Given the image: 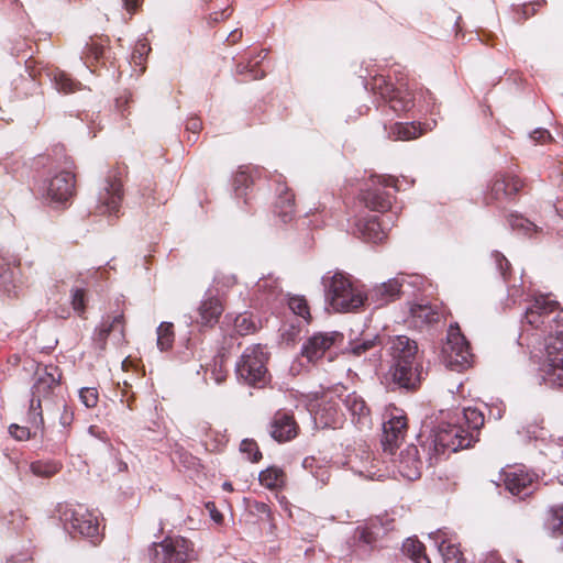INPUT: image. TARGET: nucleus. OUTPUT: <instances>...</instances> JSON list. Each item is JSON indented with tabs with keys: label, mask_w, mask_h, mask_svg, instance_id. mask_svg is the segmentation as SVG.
I'll use <instances>...</instances> for the list:
<instances>
[{
	"label": "nucleus",
	"mask_w": 563,
	"mask_h": 563,
	"mask_svg": "<svg viewBox=\"0 0 563 563\" xmlns=\"http://www.w3.org/2000/svg\"><path fill=\"white\" fill-rule=\"evenodd\" d=\"M484 422L481 410L465 408L461 417L455 415L449 421H441L434 427L421 446L430 461H437L441 455L467 449L477 442Z\"/></svg>",
	"instance_id": "1"
},
{
	"label": "nucleus",
	"mask_w": 563,
	"mask_h": 563,
	"mask_svg": "<svg viewBox=\"0 0 563 563\" xmlns=\"http://www.w3.org/2000/svg\"><path fill=\"white\" fill-rule=\"evenodd\" d=\"M371 89L397 114L407 113L412 109H417L419 113H433L437 109L433 95L405 76H396L395 84L391 82L390 76H375Z\"/></svg>",
	"instance_id": "2"
},
{
	"label": "nucleus",
	"mask_w": 563,
	"mask_h": 563,
	"mask_svg": "<svg viewBox=\"0 0 563 563\" xmlns=\"http://www.w3.org/2000/svg\"><path fill=\"white\" fill-rule=\"evenodd\" d=\"M323 285L331 307L338 312L355 311L367 299L364 290L353 283L351 276L341 272L324 277Z\"/></svg>",
	"instance_id": "3"
},
{
	"label": "nucleus",
	"mask_w": 563,
	"mask_h": 563,
	"mask_svg": "<svg viewBox=\"0 0 563 563\" xmlns=\"http://www.w3.org/2000/svg\"><path fill=\"white\" fill-rule=\"evenodd\" d=\"M56 511L65 529L74 538L89 539L93 544L100 541L98 517L84 505L59 504Z\"/></svg>",
	"instance_id": "4"
},
{
	"label": "nucleus",
	"mask_w": 563,
	"mask_h": 563,
	"mask_svg": "<svg viewBox=\"0 0 563 563\" xmlns=\"http://www.w3.org/2000/svg\"><path fill=\"white\" fill-rule=\"evenodd\" d=\"M60 379L62 373L55 365L38 366L34 374L30 412L38 418L37 426L41 428L42 437L45 434L42 400L47 399L54 393V389L59 386Z\"/></svg>",
	"instance_id": "5"
},
{
	"label": "nucleus",
	"mask_w": 563,
	"mask_h": 563,
	"mask_svg": "<svg viewBox=\"0 0 563 563\" xmlns=\"http://www.w3.org/2000/svg\"><path fill=\"white\" fill-rule=\"evenodd\" d=\"M268 358L269 354L262 344L246 347L235 365L238 378L252 386L264 385L268 375Z\"/></svg>",
	"instance_id": "6"
},
{
	"label": "nucleus",
	"mask_w": 563,
	"mask_h": 563,
	"mask_svg": "<svg viewBox=\"0 0 563 563\" xmlns=\"http://www.w3.org/2000/svg\"><path fill=\"white\" fill-rule=\"evenodd\" d=\"M153 563H188L198 559L194 543L180 536L166 537L150 548Z\"/></svg>",
	"instance_id": "7"
},
{
	"label": "nucleus",
	"mask_w": 563,
	"mask_h": 563,
	"mask_svg": "<svg viewBox=\"0 0 563 563\" xmlns=\"http://www.w3.org/2000/svg\"><path fill=\"white\" fill-rule=\"evenodd\" d=\"M525 186V181L515 174L508 172L496 173L485 195V205L499 207L515 202Z\"/></svg>",
	"instance_id": "8"
},
{
	"label": "nucleus",
	"mask_w": 563,
	"mask_h": 563,
	"mask_svg": "<svg viewBox=\"0 0 563 563\" xmlns=\"http://www.w3.org/2000/svg\"><path fill=\"white\" fill-rule=\"evenodd\" d=\"M398 180L393 176L374 175L371 176L362 190L361 200L364 205L378 212H386L391 207V195L386 188H397Z\"/></svg>",
	"instance_id": "9"
},
{
	"label": "nucleus",
	"mask_w": 563,
	"mask_h": 563,
	"mask_svg": "<svg viewBox=\"0 0 563 563\" xmlns=\"http://www.w3.org/2000/svg\"><path fill=\"white\" fill-rule=\"evenodd\" d=\"M124 174L125 166H115L109 172L106 185L100 190L98 197V210L100 213L118 217L124 197L122 183Z\"/></svg>",
	"instance_id": "10"
},
{
	"label": "nucleus",
	"mask_w": 563,
	"mask_h": 563,
	"mask_svg": "<svg viewBox=\"0 0 563 563\" xmlns=\"http://www.w3.org/2000/svg\"><path fill=\"white\" fill-rule=\"evenodd\" d=\"M443 354L448 366L453 371L467 368L473 360L470 342L461 332L457 323L451 324L448 330L446 342L443 346Z\"/></svg>",
	"instance_id": "11"
},
{
	"label": "nucleus",
	"mask_w": 563,
	"mask_h": 563,
	"mask_svg": "<svg viewBox=\"0 0 563 563\" xmlns=\"http://www.w3.org/2000/svg\"><path fill=\"white\" fill-rule=\"evenodd\" d=\"M74 161L65 156L63 168L48 181L46 188L47 198L55 203H65L76 194V175Z\"/></svg>",
	"instance_id": "12"
},
{
	"label": "nucleus",
	"mask_w": 563,
	"mask_h": 563,
	"mask_svg": "<svg viewBox=\"0 0 563 563\" xmlns=\"http://www.w3.org/2000/svg\"><path fill=\"white\" fill-rule=\"evenodd\" d=\"M543 371L548 382L563 387V331L561 330H556L555 335H549L545 340Z\"/></svg>",
	"instance_id": "13"
},
{
	"label": "nucleus",
	"mask_w": 563,
	"mask_h": 563,
	"mask_svg": "<svg viewBox=\"0 0 563 563\" xmlns=\"http://www.w3.org/2000/svg\"><path fill=\"white\" fill-rule=\"evenodd\" d=\"M408 431V419L406 413L396 407L386 413L383 423L382 445L385 452L394 454L404 442Z\"/></svg>",
	"instance_id": "14"
},
{
	"label": "nucleus",
	"mask_w": 563,
	"mask_h": 563,
	"mask_svg": "<svg viewBox=\"0 0 563 563\" xmlns=\"http://www.w3.org/2000/svg\"><path fill=\"white\" fill-rule=\"evenodd\" d=\"M558 308V301L549 295L536 296L526 310L525 319L534 329L551 332V318Z\"/></svg>",
	"instance_id": "15"
},
{
	"label": "nucleus",
	"mask_w": 563,
	"mask_h": 563,
	"mask_svg": "<svg viewBox=\"0 0 563 563\" xmlns=\"http://www.w3.org/2000/svg\"><path fill=\"white\" fill-rule=\"evenodd\" d=\"M505 488L520 499L533 494L537 487L536 475L522 467H509L501 473Z\"/></svg>",
	"instance_id": "16"
},
{
	"label": "nucleus",
	"mask_w": 563,
	"mask_h": 563,
	"mask_svg": "<svg viewBox=\"0 0 563 563\" xmlns=\"http://www.w3.org/2000/svg\"><path fill=\"white\" fill-rule=\"evenodd\" d=\"M343 341V334L338 331L318 332L310 336L302 345L301 354L309 362L320 360L333 345Z\"/></svg>",
	"instance_id": "17"
},
{
	"label": "nucleus",
	"mask_w": 563,
	"mask_h": 563,
	"mask_svg": "<svg viewBox=\"0 0 563 563\" xmlns=\"http://www.w3.org/2000/svg\"><path fill=\"white\" fill-rule=\"evenodd\" d=\"M421 371L422 365L419 360L398 361L394 363L390 369L393 382L398 385L399 388H404L408 391H415L419 388L421 383Z\"/></svg>",
	"instance_id": "18"
},
{
	"label": "nucleus",
	"mask_w": 563,
	"mask_h": 563,
	"mask_svg": "<svg viewBox=\"0 0 563 563\" xmlns=\"http://www.w3.org/2000/svg\"><path fill=\"white\" fill-rule=\"evenodd\" d=\"M298 431L299 426L292 413L284 410L275 412L269 423V434L275 441L279 443L290 441L297 437Z\"/></svg>",
	"instance_id": "19"
},
{
	"label": "nucleus",
	"mask_w": 563,
	"mask_h": 563,
	"mask_svg": "<svg viewBox=\"0 0 563 563\" xmlns=\"http://www.w3.org/2000/svg\"><path fill=\"white\" fill-rule=\"evenodd\" d=\"M266 56V49H261L256 55L245 54L241 56L235 66L236 75L243 76L245 81L264 78L266 69L263 62Z\"/></svg>",
	"instance_id": "20"
},
{
	"label": "nucleus",
	"mask_w": 563,
	"mask_h": 563,
	"mask_svg": "<svg viewBox=\"0 0 563 563\" xmlns=\"http://www.w3.org/2000/svg\"><path fill=\"white\" fill-rule=\"evenodd\" d=\"M118 336V342L124 340L125 336V320L124 314L120 313L114 317H107L102 320L100 325L95 332L93 341L100 350L106 349L107 339L111 335Z\"/></svg>",
	"instance_id": "21"
},
{
	"label": "nucleus",
	"mask_w": 563,
	"mask_h": 563,
	"mask_svg": "<svg viewBox=\"0 0 563 563\" xmlns=\"http://www.w3.org/2000/svg\"><path fill=\"white\" fill-rule=\"evenodd\" d=\"M224 311L223 302L217 296H209L205 298L199 307L198 314L199 319L197 322L201 327L213 328Z\"/></svg>",
	"instance_id": "22"
},
{
	"label": "nucleus",
	"mask_w": 563,
	"mask_h": 563,
	"mask_svg": "<svg viewBox=\"0 0 563 563\" xmlns=\"http://www.w3.org/2000/svg\"><path fill=\"white\" fill-rule=\"evenodd\" d=\"M389 350L394 363H398V361L413 362L419 360L418 345L416 341L410 340L406 335H398L393 338L390 340Z\"/></svg>",
	"instance_id": "23"
},
{
	"label": "nucleus",
	"mask_w": 563,
	"mask_h": 563,
	"mask_svg": "<svg viewBox=\"0 0 563 563\" xmlns=\"http://www.w3.org/2000/svg\"><path fill=\"white\" fill-rule=\"evenodd\" d=\"M433 539L438 544L444 563H466L460 545L449 538L446 532L438 530L433 534Z\"/></svg>",
	"instance_id": "24"
},
{
	"label": "nucleus",
	"mask_w": 563,
	"mask_h": 563,
	"mask_svg": "<svg viewBox=\"0 0 563 563\" xmlns=\"http://www.w3.org/2000/svg\"><path fill=\"white\" fill-rule=\"evenodd\" d=\"M402 283L398 278H391L375 287L369 296L378 306L395 301L400 297Z\"/></svg>",
	"instance_id": "25"
},
{
	"label": "nucleus",
	"mask_w": 563,
	"mask_h": 563,
	"mask_svg": "<svg viewBox=\"0 0 563 563\" xmlns=\"http://www.w3.org/2000/svg\"><path fill=\"white\" fill-rule=\"evenodd\" d=\"M358 230L369 242L378 243L387 238V231L378 216H369L358 222Z\"/></svg>",
	"instance_id": "26"
},
{
	"label": "nucleus",
	"mask_w": 563,
	"mask_h": 563,
	"mask_svg": "<svg viewBox=\"0 0 563 563\" xmlns=\"http://www.w3.org/2000/svg\"><path fill=\"white\" fill-rule=\"evenodd\" d=\"M410 314L419 327L435 324L443 317L442 310L435 305H415L410 309Z\"/></svg>",
	"instance_id": "27"
},
{
	"label": "nucleus",
	"mask_w": 563,
	"mask_h": 563,
	"mask_svg": "<svg viewBox=\"0 0 563 563\" xmlns=\"http://www.w3.org/2000/svg\"><path fill=\"white\" fill-rule=\"evenodd\" d=\"M427 130V124L420 122H398L390 128L389 137L395 141H410L423 135Z\"/></svg>",
	"instance_id": "28"
},
{
	"label": "nucleus",
	"mask_w": 563,
	"mask_h": 563,
	"mask_svg": "<svg viewBox=\"0 0 563 563\" xmlns=\"http://www.w3.org/2000/svg\"><path fill=\"white\" fill-rule=\"evenodd\" d=\"M421 461L418 457V449L409 446L406 453L400 454L399 472L408 479H417L420 477Z\"/></svg>",
	"instance_id": "29"
},
{
	"label": "nucleus",
	"mask_w": 563,
	"mask_h": 563,
	"mask_svg": "<svg viewBox=\"0 0 563 563\" xmlns=\"http://www.w3.org/2000/svg\"><path fill=\"white\" fill-rule=\"evenodd\" d=\"M258 481L269 490H280L287 484V474L282 467L272 465L260 472Z\"/></svg>",
	"instance_id": "30"
},
{
	"label": "nucleus",
	"mask_w": 563,
	"mask_h": 563,
	"mask_svg": "<svg viewBox=\"0 0 563 563\" xmlns=\"http://www.w3.org/2000/svg\"><path fill=\"white\" fill-rule=\"evenodd\" d=\"M109 48V40L107 37H91L86 44L82 58L88 67L98 64Z\"/></svg>",
	"instance_id": "31"
},
{
	"label": "nucleus",
	"mask_w": 563,
	"mask_h": 563,
	"mask_svg": "<svg viewBox=\"0 0 563 563\" xmlns=\"http://www.w3.org/2000/svg\"><path fill=\"white\" fill-rule=\"evenodd\" d=\"M507 221L512 230L529 238L541 235L544 231L542 227L537 225L521 214L511 213L508 216Z\"/></svg>",
	"instance_id": "32"
},
{
	"label": "nucleus",
	"mask_w": 563,
	"mask_h": 563,
	"mask_svg": "<svg viewBox=\"0 0 563 563\" xmlns=\"http://www.w3.org/2000/svg\"><path fill=\"white\" fill-rule=\"evenodd\" d=\"M276 212L283 222H288L295 213V195L288 188L280 190L276 201Z\"/></svg>",
	"instance_id": "33"
},
{
	"label": "nucleus",
	"mask_w": 563,
	"mask_h": 563,
	"mask_svg": "<svg viewBox=\"0 0 563 563\" xmlns=\"http://www.w3.org/2000/svg\"><path fill=\"white\" fill-rule=\"evenodd\" d=\"M343 404L346 410L353 416L357 418V421L361 422L369 417V408L366 405L363 397H361L355 391L350 393L343 399Z\"/></svg>",
	"instance_id": "34"
},
{
	"label": "nucleus",
	"mask_w": 563,
	"mask_h": 563,
	"mask_svg": "<svg viewBox=\"0 0 563 563\" xmlns=\"http://www.w3.org/2000/svg\"><path fill=\"white\" fill-rule=\"evenodd\" d=\"M544 529L551 537L563 534V506H552L548 509L544 519Z\"/></svg>",
	"instance_id": "35"
},
{
	"label": "nucleus",
	"mask_w": 563,
	"mask_h": 563,
	"mask_svg": "<svg viewBox=\"0 0 563 563\" xmlns=\"http://www.w3.org/2000/svg\"><path fill=\"white\" fill-rule=\"evenodd\" d=\"M52 80L57 91L65 95L74 93L81 88V84L73 79L67 73L56 69L52 73Z\"/></svg>",
	"instance_id": "36"
},
{
	"label": "nucleus",
	"mask_w": 563,
	"mask_h": 563,
	"mask_svg": "<svg viewBox=\"0 0 563 563\" xmlns=\"http://www.w3.org/2000/svg\"><path fill=\"white\" fill-rule=\"evenodd\" d=\"M402 551L415 563H431L426 553V547L417 539H407L402 545Z\"/></svg>",
	"instance_id": "37"
},
{
	"label": "nucleus",
	"mask_w": 563,
	"mask_h": 563,
	"mask_svg": "<svg viewBox=\"0 0 563 563\" xmlns=\"http://www.w3.org/2000/svg\"><path fill=\"white\" fill-rule=\"evenodd\" d=\"M233 327L234 331L241 336L254 334L258 330V325L252 314L246 312L234 318Z\"/></svg>",
	"instance_id": "38"
},
{
	"label": "nucleus",
	"mask_w": 563,
	"mask_h": 563,
	"mask_svg": "<svg viewBox=\"0 0 563 563\" xmlns=\"http://www.w3.org/2000/svg\"><path fill=\"white\" fill-rule=\"evenodd\" d=\"M175 340L174 324L162 322L157 328V346L161 351H168L173 347Z\"/></svg>",
	"instance_id": "39"
},
{
	"label": "nucleus",
	"mask_w": 563,
	"mask_h": 563,
	"mask_svg": "<svg viewBox=\"0 0 563 563\" xmlns=\"http://www.w3.org/2000/svg\"><path fill=\"white\" fill-rule=\"evenodd\" d=\"M32 473L40 477H52L62 470V463L55 461H35L30 465Z\"/></svg>",
	"instance_id": "40"
},
{
	"label": "nucleus",
	"mask_w": 563,
	"mask_h": 563,
	"mask_svg": "<svg viewBox=\"0 0 563 563\" xmlns=\"http://www.w3.org/2000/svg\"><path fill=\"white\" fill-rule=\"evenodd\" d=\"M288 306L290 310L305 319L306 321H309L311 319L310 314V308L308 306V302L303 296H292L289 298Z\"/></svg>",
	"instance_id": "41"
},
{
	"label": "nucleus",
	"mask_w": 563,
	"mask_h": 563,
	"mask_svg": "<svg viewBox=\"0 0 563 563\" xmlns=\"http://www.w3.org/2000/svg\"><path fill=\"white\" fill-rule=\"evenodd\" d=\"M71 307L78 313L79 317H82L86 312L87 307V290L85 288L75 287L71 289Z\"/></svg>",
	"instance_id": "42"
},
{
	"label": "nucleus",
	"mask_w": 563,
	"mask_h": 563,
	"mask_svg": "<svg viewBox=\"0 0 563 563\" xmlns=\"http://www.w3.org/2000/svg\"><path fill=\"white\" fill-rule=\"evenodd\" d=\"M240 451L246 454L252 463H257L263 457L258 444L253 439H244L240 444Z\"/></svg>",
	"instance_id": "43"
},
{
	"label": "nucleus",
	"mask_w": 563,
	"mask_h": 563,
	"mask_svg": "<svg viewBox=\"0 0 563 563\" xmlns=\"http://www.w3.org/2000/svg\"><path fill=\"white\" fill-rule=\"evenodd\" d=\"M379 344H380V341H379L378 335H375L371 339H362L352 344L351 352L355 356H361L362 354L366 353L367 351L375 349Z\"/></svg>",
	"instance_id": "44"
},
{
	"label": "nucleus",
	"mask_w": 563,
	"mask_h": 563,
	"mask_svg": "<svg viewBox=\"0 0 563 563\" xmlns=\"http://www.w3.org/2000/svg\"><path fill=\"white\" fill-rule=\"evenodd\" d=\"M208 10L213 11V14L220 15L222 20H227L232 14V8L229 0H208Z\"/></svg>",
	"instance_id": "45"
},
{
	"label": "nucleus",
	"mask_w": 563,
	"mask_h": 563,
	"mask_svg": "<svg viewBox=\"0 0 563 563\" xmlns=\"http://www.w3.org/2000/svg\"><path fill=\"white\" fill-rule=\"evenodd\" d=\"M213 282L217 285L218 290H228L238 284V279L233 274L223 272H219Z\"/></svg>",
	"instance_id": "46"
},
{
	"label": "nucleus",
	"mask_w": 563,
	"mask_h": 563,
	"mask_svg": "<svg viewBox=\"0 0 563 563\" xmlns=\"http://www.w3.org/2000/svg\"><path fill=\"white\" fill-rule=\"evenodd\" d=\"M79 397L87 408H95L99 400L98 390L91 387L81 388Z\"/></svg>",
	"instance_id": "47"
},
{
	"label": "nucleus",
	"mask_w": 563,
	"mask_h": 563,
	"mask_svg": "<svg viewBox=\"0 0 563 563\" xmlns=\"http://www.w3.org/2000/svg\"><path fill=\"white\" fill-rule=\"evenodd\" d=\"M120 390V399L125 402L126 407L131 410L135 408V396L132 390V386L128 382H123L122 385H118Z\"/></svg>",
	"instance_id": "48"
},
{
	"label": "nucleus",
	"mask_w": 563,
	"mask_h": 563,
	"mask_svg": "<svg viewBox=\"0 0 563 563\" xmlns=\"http://www.w3.org/2000/svg\"><path fill=\"white\" fill-rule=\"evenodd\" d=\"M151 51V47L145 42H137L133 53H132V60L137 66H143V63L145 60V55L148 54Z\"/></svg>",
	"instance_id": "49"
},
{
	"label": "nucleus",
	"mask_w": 563,
	"mask_h": 563,
	"mask_svg": "<svg viewBox=\"0 0 563 563\" xmlns=\"http://www.w3.org/2000/svg\"><path fill=\"white\" fill-rule=\"evenodd\" d=\"M9 433L18 441H26L30 440L32 437L31 431L27 427H22L15 423L9 427Z\"/></svg>",
	"instance_id": "50"
},
{
	"label": "nucleus",
	"mask_w": 563,
	"mask_h": 563,
	"mask_svg": "<svg viewBox=\"0 0 563 563\" xmlns=\"http://www.w3.org/2000/svg\"><path fill=\"white\" fill-rule=\"evenodd\" d=\"M132 101V93L128 90L123 91L117 99H115V107L120 111L121 115L123 118H126L129 112L126 113V107Z\"/></svg>",
	"instance_id": "51"
},
{
	"label": "nucleus",
	"mask_w": 563,
	"mask_h": 563,
	"mask_svg": "<svg viewBox=\"0 0 563 563\" xmlns=\"http://www.w3.org/2000/svg\"><path fill=\"white\" fill-rule=\"evenodd\" d=\"M545 4H547L545 0H538L532 3L522 5V9H521L522 18L520 20L526 21L529 18L533 16L538 12L539 8H541Z\"/></svg>",
	"instance_id": "52"
},
{
	"label": "nucleus",
	"mask_w": 563,
	"mask_h": 563,
	"mask_svg": "<svg viewBox=\"0 0 563 563\" xmlns=\"http://www.w3.org/2000/svg\"><path fill=\"white\" fill-rule=\"evenodd\" d=\"M493 256L495 258L496 265H497L500 274L503 275L504 278H506L507 274L510 271L509 261L499 252H495Z\"/></svg>",
	"instance_id": "53"
},
{
	"label": "nucleus",
	"mask_w": 563,
	"mask_h": 563,
	"mask_svg": "<svg viewBox=\"0 0 563 563\" xmlns=\"http://www.w3.org/2000/svg\"><path fill=\"white\" fill-rule=\"evenodd\" d=\"M74 422V410L67 406L66 404H63V411L59 417V423L64 428H69Z\"/></svg>",
	"instance_id": "54"
},
{
	"label": "nucleus",
	"mask_w": 563,
	"mask_h": 563,
	"mask_svg": "<svg viewBox=\"0 0 563 563\" xmlns=\"http://www.w3.org/2000/svg\"><path fill=\"white\" fill-rule=\"evenodd\" d=\"M233 184L235 190L239 191L242 187L247 188L252 184V178L247 173L239 172L234 177Z\"/></svg>",
	"instance_id": "55"
},
{
	"label": "nucleus",
	"mask_w": 563,
	"mask_h": 563,
	"mask_svg": "<svg viewBox=\"0 0 563 563\" xmlns=\"http://www.w3.org/2000/svg\"><path fill=\"white\" fill-rule=\"evenodd\" d=\"M530 137L537 143L544 144L552 139L550 132L545 129H537L534 130Z\"/></svg>",
	"instance_id": "56"
},
{
	"label": "nucleus",
	"mask_w": 563,
	"mask_h": 563,
	"mask_svg": "<svg viewBox=\"0 0 563 563\" xmlns=\"http://www.w3.org/2000/svg\"><path fill=\"white\" fill-rule=\"evenodd\" d=\"M205 507L216 523L220 525L223 522V515L217 509L213 501L206 503Z\"/></svg>",
	"instance_id": "57"
},
{
	"label": "nucleus",
	"mask_w": 563,
	"mask_h": 563,
	"mask_svg": "<svg viewBox=\"0 0 563 563\" xmlns=\"http://www.w3.org/2000/svg\"><path fill=\"white\" fill-rule=\"evenodd\" d=\"M124 9L130 14H135L142 7L144 0H122Z\"/></svg>",
	"instance_id": "58"
},
{
	"label": "nucleus",
	"mask_w": 563,
	"mask_h": 563,
	"mask_svg": "<svg viewBox=\"0 0 563 563\" xmlns=\"http://www.w3.org/2000/svg\"><path fill=\"white\" fill-rule=\"evenodd\" d=\"M186 130L198 134L202 130V122L199 118H190L186 123Z\"/></svg>",
	"instance_id": "59"
},
{
	"label": "nucleus",
	"mask_w": 563,
	"mask_h": 563,
	"mask_svg": "<svg viewBox=\"0 0 563 563\" xmlns=\"http://www.w3.org/2000/svg\"><path fill=\"white\" fill-rule=\"evenodd\" d=\"M553 325L556 328H563V308H560L559 303L558 308H555V312L551 318V330L553 329Z\"/></svg>",
	"instance_id": "60"
},
{
	"label": "nucleus",
	"mask_w": 563,
	"mask_h": 563,
	"mask_svg": "<svg viewBox=\"0 0 563 563\" xmlns=\"http://www.w3.org/2000/svg\"><path fill=\"white\" fill-rule=\"evenodd\" d=\"M25 68H26V71L29 73V76L32 78V79H35L36 76H37V70H36V60L31 56L29 57L26 60H25Z\"/></svg>",
	"instance_id": "61"
},
{
	"label": "nucleus",
	"mask_w": 563,
	"mask_h": 563,
	"mask_svg": "<svg viewBox=\"0 0 563 563\" xmlns=\"http://www.w3.org/2000/svg\"><path fill=\"white\" fill-rule=\"evenodd\" d=\"M243 36V33L241 30L236 29V30H233L227 37V43L229 45H234L236 44L238 42L241 41Z\"/></svg>",
	"instance_id": "62"
},
{
	"label": "nucleus",
	"mask_w": 563,
	"mask_h": 563,
	"mask_svg": "<svg viewBox=\"0 0 563 563\" xmlns=\"http://www.w3.org/2000/svg\"><path fill=\"white\" fill-rule=\"evenodd\" d=\"M481 563H504L497 553H489Z\"/></svg>",
	"instance_id": "63"
},
{
	"label": "nucleus",
	"mask_w": 563,
	"mask_h": 563,
	"mask_svg": "<svg viewBox=\"0 0 563 563\" xmlns=\"http://www.w3.org/2000/svg\"><path fill=\"white\" fill-rule=\"evenodd\" d=\"M89 433L93 437H97L101 440H104L106 439V432L104 431H101L98 427L96 426H90L89 427Z\"/></svg>",
	"instance_id": "64"
}]
</instances>
